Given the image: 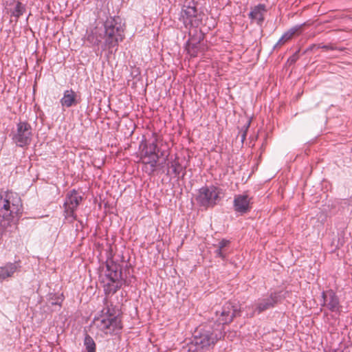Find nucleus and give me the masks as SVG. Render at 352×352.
<instances>
[{"label": "nucleus", "instance_id": "obj_12", "mask_svg": "<svg viewBox=\"0 0 352 352\" xmlns=\"http://www.w3.org/2000/svg\"><path fill=\"white\" fill-rule=\"evenodd\" d=\"M321 298L322 299V307H326L329 311L336 314L341 313L342 306L340 298L334 290L329 289L323 291L321 293Z\"/></svg>", "mask_w": 352, "mask_h": 352}, {"label": "nucleus", "instance_id": "obj_5", "mask_svg": "<svg viewBox=\"0 0 352 352\" xmlns=\"http://www.w3.org/2000/svg\"><path fill=\"white\" fill-rule=\"evenodd\" d=\"M124 23L119 16H110L103 23V45L109 50L116 47L124 38Z\"/></svg>", "mask_w": 352, "mask_h": 352}, {"label": "nucleus", "instance_id": "obj_27", "mask_svg": "<svg viewBox=\"0 0 352 352\" xmlns=\"http://www.w3.org/2000/svg\"><path fill=\"white\" fill-rule=\"evenodd\" d=\"M300 50H296L292 56H290L288 59L287 62L289 63V64H294L295 63L298 59L300 58Z\"/></svg>", "mask_w": 352, "mask_h": 352}, {"label": "nucleus", "instance_id": "obj_21", "mask_svg": "<svg viewBox=\"0 0 352 352\" xmlns=\"http://www.w3.org/2000/svg\"><path fill=\"white\" fill-rule=\"evenodd\" d=\"M97 327L107 333L109 331H115L118 330V328H114V322L109 319V318L102 316L100 319H98Z\"/></svg>", "mask_w": 352, "mask_h": 352}, {"label": "nucleus", "instance_id": "obj_9", "mask_svg": "<svg viewBox=\"0 0 352 352\" xmlns=\"http://www.w3.org/2000/svg\"><path fill=\"white\" fill-rule=\"evenodd\" d=\"M241 314V305L236 302H226L221 307L219 317L214 320V324H221L223 331L225 325L232 322L236 317L240 316Z\"/></svg>", "mask_w": 352, "mask_h": 352}, {"label": "nucleus", "instance_id": "obj_28", "mask_svg": "<svg viewBox=\"0 0 352 352\" xmlns=\"http://www.w3.org/2000/svg\"><path fill=\"white\" fill-rule=\"evenodd\" d=\"M214 253L216 254V257L220 258L222 260L226 259V255L223 253V249H220L219 246L218 248L214 251Z\"/></svg>", "mask_w": 352, "mask_h": 352}, {"label": "nucleus", "instance_id": "obj_10", "mask_svg": "<svg viewBox=\"0 0 352 352\" xmlns=\"http://www.w3.org/2000/svg\"><path fill=\"white\" fill-rule=\"evenodd\" d=\"M179 20L186 28L197 27L201 20L198 16V10L194 1H186L183 5Z\"/></svg>", "mask_w": 352, "mask_h": 352}, {"label": "nucleus", "instance_id": "obj_30", "mask_svg": "<svg viewBox=\"0 0 352 352\" xmlns=\"http://www.w3.org/2000/svg\"><path fill=\"white\" fill-rule=\"evenodd\" d=\"M319 48H321L325 51L333 50V47L329 45H318L317 49Z\"/></svg>", "mask_w": 352, "mask_h": 352}, {"label": "nucleus", "instance_id": "obj_3", "mask_svg": "<svg viewBox=\"0 0 352 352\" xmlns=\"http://www.w3.org/2000/svg\"><path fill=\"white\" fill-rule=\"evenodd\" d=\"M126 278L123 274L122 265L112 258H107L105 261L104 277L101 280L104 294L109 296L116 294L126 284Z\"/></svg>", "mask_w": 352, "mask_h": 352}, {"label": "nucleus", "instance_id": "obj_16", "mask_svg": "<svg viewBox=\"0 0 352 352\" xmlns=\"http://www.w3.org/2000/svg\"><path fill=\"white\" fill-rule=\"evenodd\" d=\"M305 25V23L298 24L292 27L287 31L285 32L278 42L274 46V49L276 48L278 45L283 44L286 41L290 40L294 36L300 34L302 31V28Z\"/></svg>", "mask_w": 352, "mask_h": 352}, {"label": "nucleus", "instance_id": "obj_22", "mask_svg": "<svg viewBox=\"0 0 352 352\" xmlns=\"http://www.w3.org/2000/svg\"><path fill=\"white\" fill-rule=\"evenodd\" d=\"M83 344L86 352H96V344L92 337L86 333L83 340Z\"/></svg>", "mask_w": 352, "mask_h": 352}, {"label": "nucleus", "instance_id": "obj_8", "mask_svg": "<svg viewBox=\"0 0 352 352\" xmlns=\"http://www.w3.org/2000/svg\"><path fill=\"white\" fill-rule=\"evenodd\" d=\"M12 140L19 147L30 144L32 140V128L27 121H19L16 125V131L12 132Z\"/></svg>", "mask_w": 352, "mask_h": 352}, {"label": "nucleus", "instance_id": "obj_7", "mask_svg": "<svg viewBox=\"0 0 352 352\" xmlns=\"http://www.w3.org/2000/svg\"><path fill=\"white\" fill-rule=\"evenodd\" d=\"M283 298L281 291H270L255 301L252 305V311L250 317L274 308Z\"/></svg>", "mask_w": 352, "mask_h": 352}, {"label": "nucleus", "instance_id": "obj_19", "mask_svg": "<svg viewBox=\"0 0 352 352\" xmlns=\"http://www.w3.org/2000/svg\"><path fill=\"white\" fill-rule=\"evenodd\" d=\"M105 310L106 311L102 316L114 322V328H118V330H121L122 324L121 320L118 318V309L113 305H107Z\"/></svg>", "mask_w": 352, "mask_h": 352}, {"label": "nucleus", "instance_id": "obj_17", "mask_svg": "<svg viewBox=\"0 0 352 352\" xmlns=\"http://www.w3.org/2000/svg\"><path fill=\"white\" fill-rule=\"evenodd\" d=\"M60 102L63 107L66 108L76 105L78 103L76 93L72 89L64 91Z\"/></svg>", "mask_w": 352, "mask_h": 352}, {"label": "nucleus", "instance_id": "obj_23", "mask_svg": "<svg viewBox=\"0 0 352 352\" xmlns=\"http://www.w3.org/2000/svg\"><path fill=\"white\" fill-rule=\"evenodd\" d=\"M25 10V6L21 2L18 1L12 12V15L16 19H19L21 15H23Z\"/></svg>", "mask_w": 352, "mask_h": 352}, {"label": "nucleus", "instance_id": "obj_29", "mask_svg": "<svg viewBox=\"0 0 352 352\" xmlns=\"http://www.w3.org/2000/svg\"><path fill=\"white\" fill-rule=\"evenodd\" d=\"M230 243V241L226 239H222L219 244L218 246L220 248V249H223L225 247L228 245Z\"/></svg>", "mask_w": 352, "mask_h": 352}, {"label": "nucleus", "instance_id": "obj_25", "mask_svg": "<svg viewBox=\"0 0 352 352\" xmlns=\"http://www.w3.org/2000/svg\"><path fill=\"white\" fill-rule=\"evenodd\" d=\"M50 299L52 300V305H59L61 306V304L64 300V296L63 294H50Z\"/></svg>", "mask_w": 352, "mask_h": 352}, {"label": "nucleus", "instance_id": "obj_14", "mask_svg": "<svg viewBox=\"0 0 352 352\" xmlns=\"http://www.w3.org/2000/svg\"><path fill=\"white\" fill-rule=\"evenodd\" d=\"M167 166L168 168L171 169L173 177L177 178V180H182L184 179L186 166H183L180 163L177 155H175L174 159H172L168 162Z\"/></svg>", "mask_w": 352, "mask_h": 352}, {"label": "nucleus", "instance_id": "obj_1", "mask_svg": "<svg viewBox=\"0 0 352 352\" xmlns=\"http://www.w3.org/2000/svg\"><path fill=\"white\" fill-rule=\"evenodd\" d=\"M22 203L17 194L0 191V241L12 237L17 227L14 217L21 214Z\"/></svg>", "mask_w": 352, "mask_h": 352}, {"label": "nucleus", "instance_id": "obj_32", "mask_svg": "<svg viewBox=\"0 0 352 352\" xmlns=\"http://www.w3.org/2000/svg\"><path fill=\"white\" fill-rule=\"evenodd\" d=\"M78 221L80 224L81 227L83 228L85 225L84 222L82 220H78Z\"/></svg>", "mask_w": 352, "mask_h": 352}, {"label": "nucleus", "instance_id": "obj_4", "mask_svg": "<svg viewBox=\"0 0 352 352\" xmlns=\"http://www.w3.org/2000/svg\"><path fill=\"white\" fill-rule=\"evenodd\" d=\"M160 152L156 140L148 142L143 136L139 144L140 161L142 164V171L151 176L157 170V163L163 152Z\"/></svg>", "mask_w": 352, "mask_h": 352}, {"label": "nucleus", "instance_id": "obj_13", "mask_svg": "<svg viewBox=\"0 0 352 352\" xmlns=\"http://www.w3.org/2000/svg\"><path fill=\"white\" fill-rule=\"evenodd\" d=\"M251 198L248 195H236L234 197V210L240 214H244L250 211L252 208Z\"/></svg>", "mask_w": 352, "mask_h": 352}, {"label": "nucleus", "instance_id": "obj_24", "mask_svg": "<svg viewBox=\"0 0 352 352\" xmlns=\"http://www.w3.org/2000/svg\"><path fill=\"white\" fill-rule=\"evenodd\" d=\"M87 41L94 47H98L100 44L101 43V40L98 38V36L91 32V34H88L87 36Z\"/></svg>", "mask_w": 352, "mask_h": 352}, {"label": "nucleus", "instance_id": "obj_33", "mask_svg": "<svg viewBox=\"0 0 352 352\" xmlns=\"http://www.w3.org/2000/svg\"><path fill=\"white\" fill-rule=\"evenodd\" d=\"M250 305L247 306V308L250 309Z\"/></svg>", "mask_w": 352, "mask_h": 352}, {"label": "nucleus", "instance_id": "obj_15", "mask_svg": "<svg viewBox=\"0 0 352 352\" xmlns=\"http://www.w3.org/2000/svg\"><path fill=\"white\" fill-rule=\"evenodd\" d=\"M266 12V6L263 3H259L252 8L251 11L248 14V16L252 21H256L258 25L261 26L265 20L264 13Z\"/></svg>", "mask_w": 352, "mask_h": 352}, {"label": "nucleus", "instance_id": "obj_31", "mask_svg": "<svg viewBox=\"0 0 352 352\" xmlns=\"http://www.w3.org/2000/svg\"><path fill=\"white\" fill-rule=\"evenodd\" d=\"M318 47V45H316V44H312L311 45H309L304 52L302 54H306L309 52H311L313 51L315 48H317Z\"/></svg>", "mask_w": 352, "mask_h": 352}, {"label": "nucleus", "instance_id": "obj_11", "mask_svg": "<svg viewBox=\"0 0 352 352\" xmlns=\"http://www.w3.org/2000/svg\"><path fill=\"white\" fill-rule=\"evenodd\" d=\"M82 200V196L79 195L76 189L72 190L67 194L65 201L63 204L64 213L66 219L70 217L72 220L77 219L75 211L78 208Z\"/></svg>", "mask_w": 352, "mask_h": 352}, {"label": "nucleus", "instance_id": "obj_6", "mask_svg": "<svg viewBox=\"0 0 352 352\" xmlns=\"http://www.w3.org/2000/svg\"><path fill=\"white\" fill-rule=\"evenodd\" d=\"M221 189L214 185H205L198 190L195 200L206 210L212 208L221 201Z\"/></svg>", "mask_w": 352, "mask_h": 352}, {"label": "nucleus", "instance_id": "obj_18", "mask_svg": "<svg viewBox=\"0 0 352 352\" xmlns=\"http://www.w3.org/2000/svg\"><path fill=\"white\" fill-rule=\"evenodd\" d=\"M190 38L186 41L184 47L187 54L192 58L197 56L199 52V45L201 41L204 38L203 36H200L199 38L192 42L193 38L191 36V33L189 32Z\"/></svg>", "mask_w": 352, "mask_h": 352}, {"label": "nucleus", "instance_id": "obj_26", "mask_svg": "<svg viewBox=\"0 0 352 352\" xmlns=\"http://www.w3.org/2000/svg\"><path fill=\"white\" fill-rule=\"evenodd\" d=\"M250 124V121H249L246 124H245L243 128L241 129L240 133L241 134V142L242 144H243V142L245 141L247 135V132L249 129Z\"/></svg>", "mask_w": 352, "mask_h": 352}, {"label": "nucleus", "instance_id": "obj_20", "mask_svg": "<svg viewBox=\"0 0 352 352\" xmlns=\"http://www.w3.org/2000/svg\"><path fill=\"white\" fill-rule=\"evenodd\" d=\"M19 267L18 262L7 263L4 266L0 267V280H5L12 276Z\"/></svg>", "mask_w": 352, "mask_h": 352}, {"label": "nucleus", "instance_id": "obj_2", "mask_svg": "<svg viewBox=\"0 0 352 352\" xmlns=\"http://www.w3.org/2000/svg\"><path fill=\"white\" fill-rule=\"evenodd\" d=\"M225 336V331L221 324H214L210 320L197 328L187 344L188 352H202L210 351L217 342Z\"/></svg>", "mask_w": 352, "mask_h": 352}]
</instances>
